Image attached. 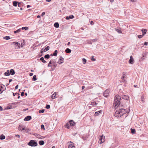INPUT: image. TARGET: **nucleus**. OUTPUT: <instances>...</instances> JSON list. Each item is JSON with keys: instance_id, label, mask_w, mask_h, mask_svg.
Listing matches in <instances>:
<instances>
[{"instance_id": "nucleus-30", "label": "nucleus", "mask_w": 148, "mask_h": 148, "mask_svg": "<svg viewBox=\"0 0 148 148\" xmlns=\"http://www.w3.org/2000/svg\"><path fill=\"white\" fill-rule=\"evenodd\" d=\"M40 60L41 61H42V62L43 63L46 62V61L44 60V58L43 57H42L41 58H40Z\"/></svg>"}, {"instance_id": "nucleus-9", "label": "nucleus", "mask_w": 148, "mask_h": 148, "mask_svg": "<svg viewBox=\"0 0 148 148\" xmlns=\"http://www.w3.org/2000/svg\"><path fill=\"white\" fill-rule=\"evenodd\" d=\"M50 49V47L49 46H47L46 47V48L43 50V51H42L43 49H42L41 51V53H42L43 52H46L47 51H48Z\"/></svg>"}, {"instance_id": "nucleus-49", "label": "nucleus", "mask_w": 148, "mask_h": 148, "mask_svg": "<svg viewBox=\"0 0 148 148\" xmlns=\"http://www.w3.org/2000/svg\"><path fill=\"white\" fill-rule=\"evenodd\" d=\"M148 45V42H145L144 43V45L145 46H147Z\"/></svg>"}, {"instance_id": "nucleus-58", "label": "nucleus", "mask_w": 148, "mask_h": 148, "mask_svg": "<svg viewBox=\"0 0 148 148\" xmlns=\"http://www.w3.org/2000/svg\"><path fill=\"white\" fill-rule=\"evenodd\" d=\"M4 87V86L3 85V86H2V85L0 86V88H3V87Z\"/></svg>"}, {"instance_id": "nucleus-25", "label": "nucleus", "mask_w": 148, "mask_h": 148, "mask_svg": "<svg viewBox=\"0 0 148 148\" xmlns=\"http://www.w3.org/2000/svg\"><path fill=\"white\" fill-rule=\"evenodd\" d=\"M39 144L40 145H42L44 144V142L43 140H40L39 142Z\"/></svg>"}, {"instance_id": "nucleus-56", "label": "nucleus", "mask_w": 148, "mask_h": 148, "mask_svg": "<svg viewBox=\"0 0 148 148\" xmlns=\"http://www.w3.org/2000/svg\"><path fill=\"white\" fill-rule=\"evenodd\" d=\"M3 110V108L1 106H0V111H1Z\"/></svg>"}, {"instance_id": "nucleus-34", "label": "nucleus", "mask_w": 148, "mask_h": 148, "mask_svg": "<svg viewBox=\"0 0 148 148\" xmlns=\"http://www.w3.org/2000/svg\"><path fill=\"white\" fill-rule=\"evenodd\" d=\"M82 138L83 140H85L87 139V138L85 136H82Z\"/></svg>"}, {"instance_id": "nucleus-55", "label": "nucleus", "mask_w": 148, "mask_h": 148, "mask_svg": "<svg viewBox=\"0 0 148 148\" xmlns=\"http://www.w3.org/2000/svg\"><path fill=\"white\" fill-rule=\"evenodd\" d=\"M28 110V108L24 109L23 110V111H24V112H25V111H26V110Z\"/></svg>"}, {"instance_id": "nucleus-29", "label": "nucleus", "mask_w": 148, "mask_h": 148, "mask_svg": "<svg viewBox=\"0 0 148 148\" xmlns=\"http://www.w3.org/2000/svg\"><path fill=\"white\" fill-rule=\"evenodd\" d=\"M23 125H19L18 127V130L19 131H20L21 130V128H23Z\"/></svg>"}, {"instance_id": "nucleus-6", "label": "nucleus", "mask_w": 148, "mask_h": 148, "mask_svg": "<svg viewBox=\"0 0 148 148\" xmlns=\"http://www.w3.org/2000/svg\"><path fill=\"white\" fill-rule=\"evenodd\" d=\"M110 91L109 89L106 90L103 92V95L105 97H107L109 95Z\"/></svg>"}, {"instance_id": "nucleus-26", "label": "nucleus", "mask_w": 148, "mask_h": 148, "mask_svg": "<svg viewBox=\"0 0 148 148\" xmlns=\"http://www.w3.org/2000/svg\"><path fill=\"white\" fill-rule=\"evenodd\" d=\"M21 29H18V30H17L16 31H14V33L15 34H16V33H19V32H21Z\"/></svg>"}, {"instance_id": "nucleus-46", "label": "nucleus", "mask_w": 148, "mask_h": 148, "mask_svg": "<svg viewBox=\"0 0 148 148\" xmlns=\"http://www.w3.org/2000/svg\"><path fill=\"white\" fill-rule=\"evenodd\" d=\"M50 106L49 105H46V108L47 109H49L50 108Z\"/></svg>"}, {"instance_id": "nucleus-22", "label": "nucleus", "mask_w": 148, "mask_h": 148, "mask_svg": "<svg viewBox=\"0 0 148 148\" xmlns=\"http://www.w3.org/2000/svg\"><path fill=\"white\" fill-rule=\"evenodd\" d=\"M59 24L58 23H55L54 25V26L57 28L59 27Z\"/></svg>"}, {"instance_id": "nucleus-53", "label": "nucleus", "mask_w": 148, "mask_h": 148, "mask_svg": "<svg viewBox=\"0 0 148 148\" xmlns=\"http://www.w3.org/2000/svg\"><path fill=\"white\" fill-rule=\"evenodd\" d=\"M15 136L16 137H18V138H20V136L19 135H18V134L16 135Z\"/></svg>"}, {"instance_id": "nucleus-1", "label": "nucleus", "mask_w": 148, "mask_h": 148, "mask_svg": "<svg viewBox=\"0 0 148 148\" xmlns=\"http://www.w3.org/2000/svg\"><path fill=\"white\" fill-rule=\"evenodd\" d=\"M121 97L118 95H116L114 97V105L116 109L120 106Z\"/></svg>"}, {"instance_id": "nucleus-24", "label": "nucleus", "mask_w": 148, "mask_h": 148, "mask_svg": "<svg viewBox=\"0 0 148 148\" xmlns=\"http://www.w3.org/2000/svg\"><path fill=\"white\" fill-rule=\"evenodd\" d=\"M18 3V2L16 1L13 2V5L14 6L16 7L17 6V5Z\"/></svg>"}, {"instance_id": "nucleus-38", "label": "nucleus", "mask_w": 148, "mask_h": 148, "mask_svg": "<svg viewBox=\"0 0 148 148\" xmlns=\"http://www.w3.org/2000/svg\"><path fill=\"white\" fill-rule=\"evenodd\" d=\"M82 61H83V63L84 64H85L86 63V60L84 58H83L82 59Z\"/></svg>"}, {"instance_id": "nucleus-32", "label": "nucleus", "mask_w": 148, "mask_h": 148, "mask_svg": "<svg viewBox=\"0 0 148 148\" xmlns=\"http://www.w3.org/2000/svg\"><path fill=\"white\" fill-rule=\"evenodd\" d=\"M4 38V39L6 40H8L10 39V37L9 36H6Z\"/></svg>"}, {"instance_id": "nucleus-4", "label": "nucleus", "mask_w": 148, "mask_h": 148, "mask_svg": "<svg viewBox=\"0 0 148 148\" xmlns=\"http://www.w3.org/2000/svg\"><path fill=\"white\" fill-rule=\"evenodd\" d=\"M121 112L119 109V110L116 111L115 112L114 115L116 117H120L122 116V114H121Z\"/></svg>"}, {"instance_id": "nucleus-14", "label": "nucleus", "mask_w": 148, "mask_h": 148, "mask_svg": "<svg viewBox=\"0 0 148 148\" xmlns=\"http://www.w3.org/2000/svg\"><path fill=\"white\" fill-rule=\"evenodd\" d=\"M34 135L37 138L40 139H42L41 137H42V136L39 134L35 133Z\"/></svg>"}, {"instance_id": "nucleus-62", "label": "nucleus", "mask_w": 148, "mask_h": 148, "mask_svg": "<svg viewBox=\"0 0 148 148\" xmlns=\"http://www.w3.org/2000/svg\"><path fill=\"white\" fill-rule=\"evenodd\" d=\"M25 130V127H23V128H22V129H21V131H23V130Z\"/></svg>"}, {"instance_id": "nucleus-28", "label": "nucleus", "mask_w": 148, "mask_h": 148, "mask_svg": "<svg viewBox=\"0 0 148 148\" xmlns=\"http://www.w3.org/2000/svg\"><path fill=\"white\" fill-rule=\"evenodd\" d=\"M57 53H58L57 50H56L53 53V55L54 56H57Z\"/></svg>"}, {"instance_id": "nucleus-61", "label": "nucleus", "mask_w": 148, "mask_h": 148, "mask_svg": "<svg viewBox=\"0 0 148 148\" xmlns=\"http://www.w3.org/2000/svg\"><path fill=\"white\" fill-rule=\"evenodd\" d=\"M97 40V39H93L92 40V41H94V42L96 41Z\"/></svg>"}, {"instance_id": "nucleus-40", "label": "nucleus", "mask_w": 148, "mask_h": 148, "mask_svg": "<svg viewBox=\"0 0 148 148\" xmlns=\"http://www.w3.org/2000/svg\"><path fill=\"white\" fill-rule=\"evenodd\" d=\"M144 36L143 34L141 35H139L138 36V37L139 38H142Z\"/></svg>"}, {"instance_id": "nucleus-41", "label": "nucleus", "mask_w": 148, "mask_h": 148, "mask_svg": "<svg viewBox=\"0 0 148 148\" xmlns=\"http://www.w3.org/2000/svg\"><path fill=\"white\" fill-rule=\"evenodd\" d=\"M50 61L51 62V63L55 64V60L53 59H51V60Z\"/></svg>"}, {"instance_id": "nucleus-10", "label": "nucleus", "mask_w": 148, "mask_h": 148, "mask_svg": "<svg viewBox=\"0 0 148 148\" xmlns=\"http://www.w3.org/2000/svg\"><path fill=\"white\" fill-rule=\"evenodd\" d=\"M129 63L130 64H133L134 63V59L132 56H131L130 58L129 61Z\"/></svg>"}, {"instance_id": "nucleus-31", "label": "nucleus", "mask_w": 148, "mask_h": 148, "mask_svg": "<svg viewBox=\"0 0 148 148\" xmlns=\"http://www.w3.org/2000/svg\"><path fill=\"white\" fill-rule=\"evenodd\" d=\"M45 59H49L50 58L49 55V54H47L45 55L44 56Z\"/></svg>"}, {"instance_id": "nucleus-18", "label": "nucleus", "mask_w": 148, "mask_h": 148, "mask_svg": "<svg viewBox=\"0 0 148 148\" xmlns=\"http://www.w3.org/2000/svg\"><path fill=\"white\" fill-rule=\"evenodd\" d=\"M146 53H144L143 54L142 56V57L141 58V60H143L144 59H145L146 58Z\"/></svg>"}, {"instance_id": "nucleus-8", "label": "nucleus", "mask_w": 148, "mask_h": 148, "mask_svg": "<svg viewBox=\"0 0 148 148\" xmlns=\"http://www.w3.org/2000/svg\"><path fill=\"white\" fill-rule=\"evenodd\" d=\"M64 62V59L62 57L60 56V58L59 59L58 63L59 64H61L63 62Z\"/></svg>"}, {"instance_id": "nucleus-42", "label": "nucleus", "mask_w": 148, "mask_h": 148, "mask_svg": "<svg viewBox=\"0 0 148 148\" xmlns=\"http://www.w3.org/2000/svg\"><path fill=\"white\" fill-rule=\"evenodd\" d=\"M51 64H52L51 62L50 61V62H49L48 64V66H49V67H51V66H52V65H51Z\"/></svg>"}, {"instance_id": "nucleus-54", "label": "nucleus", "mask_w": 148, "mask_h": 148, "mask_svg": "<svg viewBox=\"0 0 148 148\" xmlns=\"http://www.w3.org/2000/svg\"><path fill=\"white\" fill-rule=\"evenodd\" d=\"M45 12H43L42 13V14H41V16H44V15L45 14Z\"/></svg>"}, {"instance_id": "nucleus-21", "label": "nucleus", "mask_w": 148, "mask_h": 148, "mask_svg": "<svg viewBox=\"0 0 148 148\" xmlns=\"http://www.w3.org/2000/svg\"><path fill=\"white\" fill-rule=\"evenodd\" d=\"M10 74H11L12 75H13L15 74V72L13 69H11L10 70Z\"/></svg>"}, {"instance_id": "nucleus-23", "label": "nucleus", "mask_w": 148, "mask_h": 148, "mask_svg": "<svg viewBox=\"0 0 148 148\" xmlns=\"http://www.w3.org/2000/svg\"><path fill=\"white\" fill-rule=\"evenodd\" d=\"M65 51L66 53H69L71 52V50L68 48H67L65 50Z\"/></svg>"}, {"instance_id": "nucleus-52", "label": "nucleus", "mask_w": 148, "mask_h": 148, "mask_svg": "<svg viewBox=\"0 0 148 148\" xmlns=\"http://www.w3.org/2000/svg\"><path fill=\"white\" fill-rule=\"evenodd\" d=\"M90 24L91 25H93L94 24V23L92 21H91L90 22Z\"/></svg>"}, {"instance_id": "nucleus-39", "label": "nucleus", "mask_w": 148, "mask_h": 148, "mask_svg": "<svg viewBox=\"0 0 148 148\" xmlns=\"http://www.w3.org/2000/svg\"><path fill=\"white\" fill-rule=\"evenodd\" d=\"M45 110L44 109L40 110L39 111V112L40 113H43L44 112Z\"/></svg>"}, {"instance_id": "nucleus-15", "label": "nucleus", "mask_w": 148, "mask_h": 148, "mask_svg": "<svg viewBox=\"0 0 148 148\" xmlns=\"http://www.w3.org/2000/svg\"><path fill=\"white\" fill-rule=\"evenodd\" d=\"M101 112L102 111L101 110L96 112L95 114V116H96L99 115Z\"/></svg>"}, {"instance_id": "nucleus-47", "label": "nucleus", "mask_w": 148, "mask_h": 148, "mask_svg": "<svg viewBox=\"0 0 148 148\" xmlns=\"http://www.w3.org/2000/svg\"><path fill=\"white\" fill-rule=\"evenodd\" d=\"M93 57H94V56H92V57H91V58H92V59H91V60L92 61H95V60H96V59H95V58H93Z\"/></svg>"}, {"instance_id": "nucleus-12", "label": "nucleus", "mask_w": 148, "mask_h": 148, "mask_svg": "<svg viewBox=\"0 0 148 148\" xmlns=\"http://www.w3.org/2000/svg\"><path fill=\"white\" fill-rule=\"evenodd\" d=\"M69 123V125L71 126H74L75 125V123L73 120H70Z\"/></svg>"}, {"instance_id": "nucleus-44", "label": "nucleus", "mask_w": 148, "mask_h": 148, "mask_svg": "<svg viewBox=\"0 0 148 148\" xmlns=\"http://www.w3.org/2000/svg\"><path fill=\"white\" fill-rule=\"evenodd\" d=\"M116 31L118 32L119 33H121V30L120 29H117L116 30Z\"/></svg>"}, {"instance_id": "nucleus-7", "label": "nucleus", "mask_w": 148, "mask_h": 148, "mask_svg": "<svg viewBox=\"0 0 148 148\" xmlns=\"http://www.w3.org/2000/svg\"><path fill=\"white\" fill-rule=\"evenodd\" d=\"M119 109L121 112V114H122V116L125 114L126 112V110L124 109L121 108Z\"/></svg>"}, {"instance_id": "nucleus-43", "label": "nucleus", "mask_w": 148, "mask_h": 148, "mask_svg": "<svg viewBox=\"0 0 148 148\" xmlns=\"http://www.w3.org/2000/svg\"><path fill=\"white\" fill-rule=\"evenodd\" d=\"M41 127L42 129H43L44 130H45V129L44 127V125H41Z\"/></svg>"}, {"instance_id": "nucleus-51", "label": "nucleus", "mask_w": 148, "mask_h": 148, "mask_svg": "<svg viewBox=\"0 0 148 148\" xmlns=\"http://www.w3.org/2000/svg\"><path fill=\"white\" fill-rule=\"evenodd\" d=\"M24 93L23 92H21V95L22 96H24Z\"/></svg>"}, {"instance_id": "nucleus-36", "label": "nucleus", "mask_w": 148, "mask_h": 148, "mask_svg": "<svg viewBox=\"0 0 148 148\" xmlns=\"http://www.w3.org/2000/svg\"><path fill=\"white\" fill-rule=\"evenodd\" d=\"M36 75H34L33 76V80L34 81H36L37 80V78L36 77Z\"/></svg>"}, {"instance_id": "nucleus-35", "label": "nucleus", "mask_w": 148, "mask_h": 148, "mask_svg": "<svg viewBox=\"0 0 148 148\" xmlns=\"http://www.w3.org/2000/svg\"><path fill=\"white\" fill-rule=\"evenodd\" d=\"M70 125L69 123H66V127L67 128L69 129L70 128Z\"/></svg>"}, {"instance_id": "nucleus-63", "label": "nucleus", "mask_w": 148, "mask_h": 148, "mask_svg": "<svg viewBox=\"0 0 148 148\" xmlns=\"http://www.w3.org/2000/svg\"><path fill=\"white\" fill-rule=\"evenodd\" d=\"M125 78V76H123L121 78V79H122L123 80H124V79Z\"/></svg>"}, {"instance_id": "nucleus-20", "label": "nucleus", "mask_w": 148, "mask_h": 148, "mask_svg": "<svg viewBox=\"0 0 148 148\" xmlns=\"http://www.w3.org/2000/svg\"><path fill=\"white\" fill-rule=\"evenodd\" d=\"M141 31L142 32L143 34L144 35L146 33L147 30L146 29H142L141 30Z\"/></svg>"}, {"instance_id": "nucleus-59", "label": "nucleus", "mask_w": 148, "mask_h": 148, "mask_svg": "<svg viewBox=\"0 0 148 148\" xmlns=\"http://www.w3.org/2000/svg\"><path fill=\"white\" fill-rule=\"evenodd\" d=\"M125 72H123V73H122V74L123 75H124V76H125V75H126L125 74Z\"/></svg>"}, {"instance_id": "nucleus-2", "label": "nucleus", "mask_w": 148, "mask_h": 148, "mask_svg": "<svg viewBox=\"0 0 148 148\" xmlns=\"http://www.w3.org/2000/svg\"><path fill=\"white\" fill-rule=\"evenodd\" d=\"M27 144L32 147H36L38 145L37 143L34 140H30Z\"/></svg>"}, {"instance_id": "nucleus-3", "label": "nucleus", "mask_w": 148, "mask_h": 148, "mask_svg": "<svg viewBox=\"0 0 148 148\" xmlns=\"http://www.w3.org/2000/svg\"><path fill=\"white\" fill-rule=\"evenodd\" d=\"M105 140V137L103 136V135H102L100 136L99 138V143L100 144L103 143Z\"/></svg>"}, {"instance_id": "nucleus-13", "label": "nucleus", "mask_w": 148, "mask_h": 148, "mask_svg": "<svg viewBox=\"0 0 148 148\" xmlns=\"http://www.w3.org/2000/svg\"><path fill=\"white\" fill-rule=\"evenodd\" d=\"M74 18V16L73 15H71L69 16H67L66 17V19L67 20H69L70 19H72Z\"/></svg>"}, {"instance_id": "nucleus-57", "label": "nucleus", "mask_w": 148, "mask_h": 148, "mask_svg": "<svg viewBox=\"0 0 148 148\" xmlns=\"http://www.w3.org/2000/svg\"><path fill=\"white\" fill-rule=\"evenodd\" d=\"M30 76H31L33 75V74L32 73H30L29 74Z\"/></svg>"}, {"instance_id": "nucleus-45", "label": "nucleus", "mask_w": 148, "mask_h": 148, "mask_svg": "<svg viewBox=\"0 0 148 148\" xmlns=\"http://www.w3.org/2000/svg\"><path fill=\"white\" fill-rule=\"evenodd\" d=\"M30 131V130L29 129H27L25 130V132L26 133H28Z\"/></svg>"}, {"instance_id": "nucleus-37", "label": "nucleus", "mask_w": 148, "mask_h": 148, "mask_svg": "<svg viewBox=\"0 0 148 148\" xmlns=\"http://www.w3.org/2000/svg\"><path fill=\"white\" fill-rule=\"evenodd\" d=\"M21 29L22 30L25 29V30H27L28 29V27H23Z\"/></svg>"}, {"instance_id": "nucleus-27", "label": "nucleus", "mask_w": 148, "mask_h": 148, "mask_svg": "<svg viewBox=\"0 0 148 148\" xmlns=\"http://www.w3.org/2000/svg\"><path fill=\"white\" fill-rule=\"evenodd\" d=\"M131 132L132 134H135V133L136 131H135V130L134 129L131 128Z\"/></svg>"}, {"instance_id": "nucleus-33", "label": "nucleus", "mask_w": 148, "mask_h": 148, "mask_svg": "<svg viewBox=\"0 0 148 148\" xmlns=\"http://www.w3.org/2000/svg\"><path fill=\"white\" fill-rule=\"evenodd\" d=\"M5 138V137L4 135H1L0 136V139L1 140H3Z\"/></svg>"}, {"instance_id": "nucleus-17", "label": "nucleus", "mask_w": 148, "mask_h": 148, "mask_svg": "<svg viewBox=\"0 0 148 148\" xmlns=\"http://www.w3.org/2000/svg\"><path fill=\"white\" fill-rule=\"evenodd\" d=\"M4 75L5 76H9L10 75V72L9 70H8L4 73Z\"/></svg>"}, {"instance_id": "nucleus-50", "label": "nucleus", "mask_w": 148, "mask_h": 148, "mask_svg": "<svg viewBox=\"0 0 148 148\" xmlns=\"http://www.w3.org/2000/svg\"><path fill=\"white\" fill-rule=\"evenodd\" d=\"M14 44L15 45H16V44H17V45H20L19 43L16 42H14Z\"/></svg>"}, {"instance_id": "nucleus-60", "label": "nucleus", "mask_w": 148, "mask_h": 148, "mask_svg": "<svg viewBox=\"0 0 148 148\" xmlns=\"http://www.w3.org/2000/svg\"><path fill=\"white\" fill-rule=\"evenodd\" d=\"M18 85H17L15 86V89H18Z\"/></svg>"}, {"instance_id": "nucleus-5", "label": "nucleus", "mask_w": 148, "mask_h": 148, "mask_svg": "<svg viewBox=\"0 0 148 148\" xmlns=\"http://www.w3.org/2000/svg\"><path fill=\"white\" fill-rule=\"evenodd\" d=\"M68 143H69L68 146V148H75V147L74 145V143L73 142L71 141H69Z\"/></svg>"}, {"instance_id": "nucleus-64", "label": "nucleus", "mask_w": 148, "mask_h": 148, "mask_svg": "<svg viewBox=\"0 0 148 148\" xmlns=\"http://www.w3.org/2000/svg\"><path fill=\"white\" fill-rule=\"evenodd\" d=\"M13 95L14 96H15V95H16L17 94L16 93H13Z\"/></svg>"}, {"instance_id": "nucleus-48", "label": "nucleus", "mask_w": 148, "mask_h": 148, "mask_svg": "<svg viewBox=\"0 0 148 148\" xmlns=\"http://www.w3.org/2000/svg\"><path fill=\"white\" fill-rule=\"evenodd\" d=\"M91 103V104L93 106H95L97 104L95 102H92Z\"/></svg>"}, {"instance_id": "nucleus-11", "label": "nucleus", "mask_w": 148, "mask_h": 148, "mask_svg": "<svg viewBox=\"0 0 148 148\" xmlns=\"http://www.w3.org/2000/svg\"><path fill=\"white\" fill-rule=\"evenodd\" d=\"M31 119L32 117L31 116H28L25 117L24 120L25 121H29Z\"/></svg>"}, {"instance_id": "nucleus-16", "label": "nucleus", "mask_w": 148, "mask_h": 148, "mask_svg": "<svg viewBox=\"0 0 148 148\" xmlns=\"http://www.w3.org/2000/svg\"><path fill=\"white\" fill-rule=\"evenodd\" d=\"M123 99H125L126 100H128L129 98V97L128 96L126 95H124L122 97Z\"/></svg>"}, {"instance_id": "nucleus-19", "label": "nucleus", "mask_w": 148, "mask_h": 148, "mask_svg": "<svg viewBox=\"0 0 148 148\" xmlns=\"http://www.w3.org/2000/svg\"><path fill=\"white\" fill-rule=\"evenodd\" d=\"M56 92H55L54 93L52 94L51 95V98L52 99H53L56 98Z\"/></svg>"}]
</instances>
